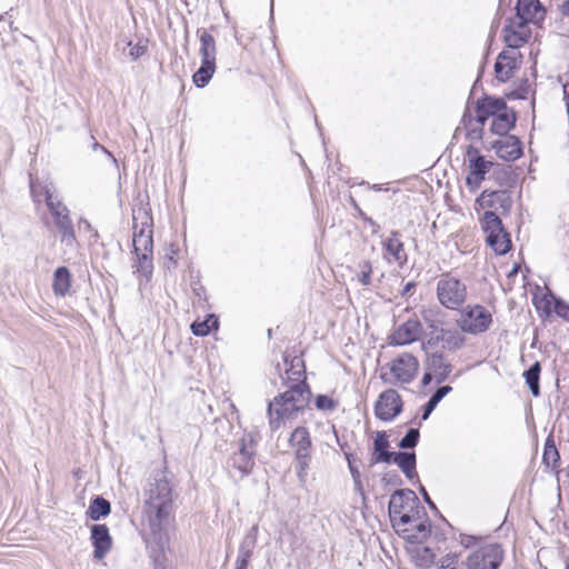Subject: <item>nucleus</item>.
Segmentation results:
<instances>
[{
    "instance_id": "f257e3e1",
    "label": "nucleus",
    "mask_w": 569,
    "mask_h": 569,
    "mask_svg": "<svg viewBox=\"0 0 569 569\" xmlns=\"http://www.w3.org/2000/svg\"><path fill=\"white\" fill-rule=\"evenodd\" d=\"M173 475L166 466L154 469L143 489V516L154 538L161 540L162 535L173 520L174 490Z\"/></svg>"
},
{
    "instance_id": "f03ea898",
    "label": "nucleus",
    "mask_w": 569,
    "mask_h": 569,
    "mask_svg": "<svg viewBox=\"0 0 569 569\" xmlns=\"http://www.w3.org/2000/svg\"><path fill=\"white\" fill-rule=\"evenodd\" d=\"M311 390L307 382L289 386V389L279 393L268 403L269 426L272 431L278 430L289 419L297 418L309 405Z\"/></svg>"
},
{
    "instance_id": "7ed1b4c3",
    "label": "nucleus",
    "mask_w": 569,
    "mask_h": 569,
    "mask_svg": "<svg viewBox=\"0 0 569 569\" xmlns=\"http://www.w3.org/2000/svg\"><path fill=\"white\" fill-rule=\"evenodd\" d=\"M388 511L395 528L418 522L427 516L425 507L421 506L416 492L411 489L396 490L390 497Z\"/></svg>"
},
{
    "instance_id": "20e7f679",
    "label": "nucleus",
    "mask_w": 569,
    "mask_h": 569,
    "mask_svg": "<svg viewBox=\"0 0 569 569\" xmlns=\"http://www.w3.org/2000/svg\"><path fill=\"white\" fill-rule=\"evenodd\" d=\"M133 220V252L153 253L152 226L153 220L150 212L149 203H141L132 209Z\"/></svg>"
},
{
    "instance_id": "39448f33",
    "label": "nucleus",
    "mask_w": 569,
    "mask_h": 569,
    "mask_svg": "<svg viewBox=\"0 0 569 569\" xmlns=\"http://www.w3.org/2000/svg\"><path fill=\"white\" fill-rule=\"evenodd\" d=\"M436 295L439 303L448 310H459L467 300L468 289L465 282L451 276L442 273L437 281Z\"/></svg>"
},
{
    "instance_id": "423d86ee",
    "label": "nucleus",
    "mask_w": 569,
    "mask_h": 569,
    "mask_svg": "<svg viewBox=\"0 0 569 569\" xmlns=\"http://www.w3.org/2000/svg\"><path fill=\"white\" fill-rule=\"evenodd\" d=\"M289 446L295 452L297 477L303 483L312 460V441L309 430L306 427H297L291 432Z\"/></svg>"
},
{
    "instance_id": "0eeeda50",
    "label": "nucleus",
    "mask_w": 569,
    "mask_h": 569,
    "mask_svg": "<svg viewBox=\"0 0 569 569\" xmlns=\"http://www.w3.org/2000/svg\"><path fill=\"white\" fill-rule=\"evenodd\" d=\"M493 322L492 313L482 305H468L460 310L457 326L463 333L481 335L487 332Z\"/></svg>"
},
{
    "instance_id": "6e6552de",
    "label": "nucleus",
    "mask_w": 569,
    "mask_h": 569,
    "mask_svg": "<svg viewBox=\"0 0 569 569\" xmlns=\"http://www.w3.org/2000/svg\"><path fill=\"white\" fill-rule=\"evenodd\" d=\"M505 551L500 543H488L473 550L465 560L467 569H498Z\"/></svg>"
},
{
    "instance_id": "1a4fd4ad",
    "label": "nucleus",
    "mask_w": 569,
    "mask_h": 569,
    "mask_svg": "<svg viewBox=\"0 0 569 569\" xmlns=\"http://www.w3.org/2000/svg\"><path fill=\"white\" fill-rule=\"evenodd\" d=\"M47 208L60 236V241L68 247H72L76 243V231L69 208L62 202L60 197L48 203Z\"/></svg>"
},
{
    "instance_id": "9d476101",
    "label": "nucleus",
    "mask_w": 569,
    "mask_h": 569,
    "mask_svg": "<svg viewBox=\"0 0 569 569\" xmlns=\"http://www.w3.org/2000/svg\"><path fill=\"white\" fill-rule=\"evenodd\" d=\"M421 317L427 326V331L422 333L421 349L427 352L436 349L440 345V337L446 330V328H443L445 315L439 309H423Z\"/></svg>"
},
{
    "instance_id": "9b49d317",
    "label": "nucleus",
    "mask_w": 569,
    "mask_h": 569,
    "mask_svg": "<svg viewBox=\"0 0 569 569\" xmlns=\"http://www.w3.org/2000/svg\"><path fill=\"white\" fill-rule=\"evenodd\" d=\"M256 442L251 436L242 437L239 449L228 460V467L238 471L243 479L251 473L254 466Z\"/></svg>"
},
{
    "instance_id": "f8f14e48",
    "label": "nucleus",
    "mask_w": 569,
    "mask_h": 569,
    "mask_svg": "<svg viewBox=\"0 0 569 569\" xmlns=\"http://www.w3.org/2000/svg\"><path fill=\"white\" fill-rule=\"evenodd\" d=\"M390 373L393 377V383L408 385L411 383L418 373L419 361L409 352H402L388 365Z\"/></svg>"
},
{
    "instance_id": "ddd939ff",
    "label": "nucleus",
    "mask_w": 569,
    "mask_h": 569,
    "mask_svg": "<svg viewBox=\"0 0 569 569\" xmlns=\"http://www.w3.org/2000/svg\"><path fill=\"white\" fill-rule=\"evenodd\" d=\"M403 409L401 396L395 389L382 391L375 403L376 417L385 422L393 421Z\"/></svg>"
},
{
    "instance_id": "4468645a",
    "label": "nucleus",
    "mask_w": 569,
    "mask_h": 569,
    "mask_svg": "<svg viewBox=\"0 0 569 569\" xmlns=\"http://www.w3.org/2000/svg\"><path fill=\"white\" fill-rule=\"evenodd\" d=\"M467 157L469 159V174L466 178V183L472 190L478 189L493 163L486 160L479 153V150L472 146L468 147Z\"/></svg>"
},
{
    "instance_id": "2eb2a0df",
    "label": "nucleus",
    "mask_w": 569,
    "mask_h": 569,
    "mask_svg": "<svg viewBox=\"0 0 569 569\" xmlns=\"http://www.w3.org/2000/svg\"><path fill=\"white\" fill-rule=\"evenodd\" d=\"M545 9L539 0H517L516 16L512 18L518 29H525L530 22L545 19Z\"/></svg>"
},
{
    "instance_id": "dca6fc26",
    "label": "nucleus",
    "mask_w": 569,
    "mask_h": 569,
    "mask_svg": "<svg viewBox=\"0 0 569 569\" xmlns=\"http://www.w3.org/2000/svg\"><path fill=\"white\" fill-rule=\"evenodd\" d=\"M423 327L419 319L410 318L390 335L389 340L392 346L410 345L422 337Z\"/></svg>"
},
{
    "instance_id": "f3484780",
    "label": "nucleus",
    "mask_w": 569,
    "mask_h": 569,
    "mask_svg": "<svg viewBox=\"0 0 569 569\" xmlns=\"http://www.w3.org/2000/svg\"><path fill=\"white\" fill-rule=\"evenodd\" d=\"M423 366L425 370H429L436 377L438 385L446 381L452 371V365L441 351H427Z\"/></svg>"
},
{
    "instance_id": "a211bd4d",
    "label": "nucleus",
    "mask_w": 569,
    "mask_h": 569,
    "mask_svg": "<svg viewBox=\"0 0 569 569\" xmlns=\"http://www.w3.org/2000/svg\"><path fill=\"white\" fill-rule=\"evenodd\" d=\"M90 540L93 546L94 559H103L112 546L109 528L106 525H92L90 528Z\"/></svg>"
},
{
    "instance_id": "6ab92c4d",
    "label": "nucleus",
    "mask_w": 569,
    "mask_h": 569,
    "mask_svg": "<svg viewBox=\"0 0 569 569\" xmlns=\"http://www.w3.org/2000/svg\"><path fill=\"white\" fill-rule=\"evenodd\" d=\"M476 203L482 209H501L503 212H507L512 206V200L508 192L505 190H485L477 198Z\"/></svg>"
},
{
    "instance_id": "aec40b11",
    "label": "nucleus",
    "mask_w": 569,
    "mask_h": 569,
    "mask_svg": "<svg viewBox=\"0 0 569 569\" xmlns=\"http://www.w3.org/2000/svg\"><path fill=\"white\" fill-rule=\"evenodd\" d=\"M283 362H284V376H281V379L287 385L289 382L300 383L306 382V366L305 361L299 356H290L289 353H283Z\"/></svg>"
},
{
    "instance_id": "412c9836",
    "label": "nucleus",
    "mask_w": 569,
    "mask_h": 569,
    "mask_svg": "<svg viewBox=\"0 0 569 569\" xmlns=\"http://www.w3.org/2000/svg\"><path fill=\"white\" fill-rule=\"evenodd\" d=\"M517 68V53L515 51H501L498 54L495 63V73L497 80L500 82H507L513 77V72Z\"/></svg>"
},
{
    "instance_id": "4be33fe9",
    "label": "nucleus",
    "mask_w": 569,
    "mask_h": 569,
    "mask_svg": "<svg viewBox=\"0 0 569 569\" xmlns=\"http://www.w3.org/2000/svg\"><path fill=\"white\" fill-rule=\"evenodd\" d=\"M497 156L506 161H515L522 154L520 141L515 136H508L505 140H498L492 143Z\"/></svg>"
},
{
    "instance_id": "5701e85b",
    "label": "nucleus",
    "mask_w": 569,
    "mask_h": 569,
    "mask_svg": "<svg viewBox=\"0 0 569 569\" xmlns=\"http://www.w3.org/2000/svg\"><path fill=\"white\" fill-rule=\"evenodd\" d=\"M30 194L34 202L44 201L46 206L59 198L52 182H43L32 178L30 179Z\"/></svg>"
},
{
    "instance_id": "b1692460",
    "label": "nucleus",
    "mask_w": 569,
    "mask_h": 569,
    "mask_svg": "<svg viewBox=\"0 0 569 569\" xmlns=\"http://www.w3.org/2000/svg\"><path fill=\"white\" fill-rule=\"evenodd\" d=\"M529 38L527 27L518 29L515 19L509 18L503 27V39L506 44L511 49L520 48Z\"/></svg>"
},
{
    "instance_id": "393cba45",
    "label": "nucleus",
    "mask_w": 569,
    "mask_h": 569,
    "mask_svg": "<svg viewBox=\"0 0 569 569\" xmlns=\"http://www.w3.org/2000/svg\"><path fill=\"white\" fill-rule=\"evenodd\" d=\"M389 440L387 438L386 432L380 431L377 433L375 440H373V453L371 457V463H390L392 459V455L395 452L389 451Z\"/></svg>"
},
{
    "instance_id": "a878e982",
    "label": "nucleus",
    "mask_w": 569,
    "mask_h": 569,
    "mask_svg": "<svg viewBox=\"0 0 569 569\" xmlns=\"http://www.w3.org/2000/svg\"><path fill=\"white\" fill-rule=\"evenodd\" d=\"M516 123V114L508 108L492 118L490 130L493 134L506 136Z\"/></svg>"
},
{
    "instance_id": "bb28decb",
    "label": "nucleus",
    "mask_w": 569,
    "mask_h": 569,
    "mask_svg": "<svg viewBox=\"0 0 569 569\" xmlns=\"http://www.w3.org/2000/svg\"><path fill=\"white\" fill-rule=\"evenodd\" d=\"M386 251L393 257L395 262L402 267L407 262V253L403 243L400 241V233L392 231L391 236L383 243Z\"/></svg>"
},
{
    "instance_id": "cd10ccee",
    "label": "nucleus",
    "mask_w": 569,
    "mask_h": 569,
    "mask_svg": "<svg viewBox=\"0 0 569 569\" xmlns=\"http://www.w3.org/2000/svg\"><path fill=\"white\" fill-rule=\"evenodd\" d=\"M197 33L200 40L201 61L216 62L217 47L213 36L204 29H198Z\"/></svg>"
},
{
    "instance_id": "c85d7f7f",
    "label": "nucleus",
    "mask_w": 569,
    "mask_h": 569,
    "mask_svg": "<svg viewBox=\"0 0 569 569\" xmlns=\"http://www.w3.org/2000/svg\"><path fill=\"white\" fill-rule=\"evenodd\" d=\"M391 462L396 463L408 479L416 476V453L409 451H399L392 455Z\"/></svg>"
},
{
    "instance_id": "c756f323",
    "label": "nucleus",
    "mask_w": 569,
    "mask_h": 569,
    "mask_svg": "<svg viewBox=\"0 0 569 569\" xmlns=\"http://www.w3.org/2000/svg\"><path fill=\"white\" fill-rule=\"evenodd\" d=\"M258 527L253 526L241 541L236 561L249 565L257 541Z\"/></svg>"
},
{
    "instance_id": "7c9ffc66",
    "label": "nucleus",
    "mask_w": 569,
    "mask_h": 569,
    "mask_svg": "<svg viewBox=\"0 0 569 569\" xmlns=\"http://www.w3.org/2000/svg\"><path fill=\"white\" fill-rule=\"evenodd\" d=\"M71 287V273L67 267H58L53 273L52 289L56 296L64 297Z\"/></svg>"
},
{
    "instance_id": "2f4dec72",
    "label": "nucleus",
    "mask_w": 569,
    "mask_h": 569,
    "mask_svg": "<svg viewBox=\"0 0 569 569\" xmlns=\"http://www.w3.org/2000/svg\"><path fill=\"white\" fill-rule=\"evenodd\" d=\"M460 329H446L440 337V343L442 349L449 351H457L465 346L466 338Z\"/></svg>"
},
{
    "instance_id": "473e14b6",
    "label": "nucleus",
    "mask_w": 569,
    "mask_h": 569,
    "mask_svg": "<svg viewBox=\"0 0 569 569\" xmlns=\"http://www.w3.org/2000/svg\"><path fill=\"white\" fill-rule=\"evenodd\" d=\"M110 512L111 503L103 497L97 496L90 501L87 516L93 521H99L100 519L108 517Z\"/></svg>"
},
{
    "instance_id": "72a5a7b5",
    "label": "nucleus",
    "mask_w": 569,
    "mask_h": 569,
    "mask_svg": "<svg viewBox=\"0 0 569 569\" xmlns=\"http://www.w3.org/2000/svg\"><path fill=\"white\" fill-rule=\"evenodd\" d=\"M461 124L467 132V139L470 141H480L483 136V127L473 120V116L469 108H466Z\"/></svg>"
},
{
    "instance_id": "f704fd0d",
    "label": "nucleus",
    "mask_w": 569,
    "mask_h": 569,
    "mask_svg": "<svg viewBox=\"0 0 569 569\" xmlns=\"http://www.w3.org/2000/svg\"><path fill=\"white\" fill-rule=\"evenodd\" d=\"M540 372H541V365L539 361L533 362L523 372V378L526 380V385L528 386V388L533 397H538L540 395V385H539Z\"/></svg>"
},
{
    "instance_id": "c9c22d12",
    "label": "nucleus",
    "mask_w": 569,
    "mask_h": 569,
    "mask_svg": "<svg viewBox=\"0 0 569 569\" xmlns=\"http://www.w3.org/2000/svg\"><path fill=\"white\" fill-rule=\"evenodd\" d=\"M216 71V62L201 61L200 68L193 73L192 80L197 88H204Z\"/></svg>"
},
{
    "instance_id": "e433bc0d",
    "label": "nucleus",
    "mask_w": 569,
    "mask_h": 569,
    "mask_svg": "<svg viewBox=\"0 0 569 569\" xmlns=\"http://www.w3.org/2000/svg\"><path fill=\"white\" fill-rule=\"evenodd\" d=\"M451 391L452 388L448 385L439 387L423 406L421 419L427 420L432 413V411L436 409L438 403Z\"/></svg>"
},
{
    "instance_id": "4c0bfd02",
    "label": "nucleus",
    "mask_w": 569,
    "mask_h": 569,
    "mask_svg": "<svg viewBox=\"0 0 569 569\" xmlns=\"http://www.w3.org/2000/svg\"><path fill=\"white\" fill-rule=\"evenodd\" d=\"M481 224H482V229L487 233V236L501 233V231L505 230L501 219L492 210H487L483 213L482 219H481Z\"/></svg>"
},
{
    "instance_id": "58836bf2",
    "label": "nucleus",
    "mask_w": 569,
    "mask_h": 569,
    "mask_svg": "<svg viewBox=\"0 0 569 569\" xmlns=\"http://www.w3.org/2000/svg\"><path fill=\"white\" fill-rule=\"evenodd\" d=\"M137 257L136 263L133 267V272L143 276L147 280H149L152 276L153 262H152V253L149 252H139L134 253Z\"/></svg>"
},
{
    "instance_id": "ea45409f",
    "label": "nucleus",
    "mask_w": 569,
    "mask_h": 569,
    "mask_svg": "<svg viewBox=\"0 0 569 569\" xmlns=\"http://www.w3.org/2000/svg\"><path fill=\"white\" fill-rule=\"evenodd\" d=\"M219 326L218 318L214 315H208L202 321H193L191 323V331L197 337L208 336L212 329Z\"/></svg>"
},
{
    "instance_id": "a19ab883",
    "label": "nucleus",
    "mask_w": 569,
    "mask_h": 569,
    "mask_svg": "<svg viewBox=\"0 0 569 569\" xmlns=\"http://www.w3.org/2000/svg\"><path fill=\"white\" fill-rule=\"evenodd\" d=\"M487 243L498 254H506L511 248L509 234L505 230L501 233L487 236Z\"/></svg>"
},
{
    "instance_id": "79ce46f5",
    "label": "nucleus",
    "mask_w": 569,
    "mask_h": 569,
    "mask_svg": "<svg viewBox=\"0 0 569 569\" xmlns=\"http://www.w3.org/2000/svg\"><path fill=\"white\" fill-rule=\"evenodd\" d=\"M477 102H482L483 110L492 118L507 109V103L503 98L485 94L482 98L478 99Z\"/></svg>"
},
{
    "instance_id": "37998d69",
    "label": "nucleus",
    "mask_w": 569,
    "mask_h": 569,
    "mask_svg": "<svg viewBox=\"0 0 569 569\" xmlns=\"http://www.w3.org/2000/svg\"><path fill=\"white\" fill-rule=\"evenodd\" d=\"M560 460L559 452L551 437H548L543 448L542 461L547 467L555 468Z\"/></svg>"
},
{
    "instance_id": "c03bdc74",
    "label": "nucleus",
    "mask_w": 569,
    "mask_h": 569,
    "mask_svg": "<svg viewBox=\"0 0 569 569\" xmlns=\"http://www.w3.org/2000/svg\"><path fill=\"white\" fill-rule=\"evenodd\" d=\"M419 438V430L416 428H410L405 435V437H402L401 440L399 441L398 447L405 450L413 449L418 445Z\"/></svg>"
},
{
    "instance_id": "a18cd8bd",
    "label": "nucleus",
    "mask_w": 569,
    "mask_h": 569,
    "mask_svg": "<svg viewBox=\"0 0 569 569\" xmlns=\"http://www.w3.org/2000/svg\"><path fill=\"white\" fill-rule=\"evenodd\" d=\"M127 46L129 47L128 56L131 60H137L147 52L148 40L141 38L136 43L129 40Z\"/></svg>"
},
{
    "instance_id": "49530a36",
    "label": "nucleus",
    "mask_w": 569,
    "mask_h": 569,
    "mask_svg": "<svg viewBox=\"0 0 569 569\" xmlns=\"http://www.w3.org/2000/svg\"><path fill=\"white\" fill-rule=\"evenodd\" d=\"M315 406L321 411H333L338 407V402L327 395H318L315 398Z\"/></svg>"
},
{
    "instance_id": "de8ad7c7",
    "label": "nucleus",
    "mask_w": 569,
    "mask_h": 569,
    "mask_svg": "<svg viewBox=\"0 0 569 569\" xmlns=\"http://www.w3.org/2000/svg\"><path fill=\"white\" fill-rule=\"evenodd\" d=\"M555 299H558L552 293L545 295L539 301L535 302L536 309L542 311L546 316H550L552 311V305L555 306Z\"/></svg>"
},
{
    "instance_id": "09e8293b",
    "label": "nucleus",
    "mask_w": 569,
    "mask_h": 569,
    "mask_svg": "<svg viewBox=\"0 0 569 569\" xmlns=\"http://www.w3.org/2000/svg\"><path fill=\"white\" fill-rule=\"evenodd\" d=\"M360 268L361 271L358 273V280L362 286L367 287L371 283L372 266L370 261L366 260L360 263Z\"/></svg>"
},
{
    "instance_id": "8fccbe9b",
    "label": "nucleus",
    "mask_w": 569,
    "mask_h": 569,
    "mask_svg": "<svg viewBox=\"0 0 569 569\" xmlns=\"http://www.w3.org/2000/svg\"><path fill=\"white\" fill-rule=\"evenodd\" d=\"M553 311L557 313L558 317L562 318L566 321H569V305L561 298L555 299Z\"/></svg>"
},
{
    "instance_id": "3c124183",
    "label": "nucleus",
    "mask_w": 569,
    "mask_h": 569,
    "mask_svg": "<svg viewBox=\"0 0 569 569\" xmlns=\"http://www.w3.org/2000/svg\"><path fill=\"white\" fill-rule=\"evenodd\" d=\"M475 111H476V117H473V120L483 127L485 123L487 122V120L490 118L488 112H486L483 110V103L476 102Z\"/></svg>"
},
{
    "instance_id": "603ef678",
    "label": "nucleus",
    "mask_w": 569,
    "mask_h": 569,
    "mask_svg": "<svg viewBox=\"0 0 569 569\" xmlns=\"http://www.w3.org/2000/svg\"><path fill=\"white\" fill-rule=\"evenodd\" d=\"M418 521L419 522L416 525V529H417L419 536H417V538L428 537L430 535V523H429L427 516Z\"/></svg>"
},
{
    "instance_id": "864d4df0",
    "label": "nucleus",
    "mask_w": 569,
    "mask_h": 569,
    "mask_svg": "<svg viewBox=\"0 0 569 569\" xmlns=\"http://www.w3.org/2000/svg\"><path fill=\"white\" fill-rule=\"evenodd\" d=\"M419 491H420V493H421V496H422V498H423V501L428 505V507H429L431 510H433V511L438 512L437 506H436V505H435V502L431 500V498H430V496H429L428 491L426 490V488H425L422 485H420V486H419Z\"/></svg>"
},
{
    "instance_id": "5fc2aeb1",
    "label": "nucleus",
    "mask_w": 569,
    "mask_h": 569,
    "mask_svg": "<svg viewBox=\"0 0 569 569\" xmlns=\"http://www.w3.org/2000/svg\"><path fill=\"white\" fill-rule=\"evenodd\" d=\"M349 470H350V473H351V477L355 481V485L358 487V488H361V480H360V471L358 470L357 467H355L352 465L351 461H349Z\"/></svg>"
},
{
    "instance_id": "6e6d98bb",
    "label": "nucleus",
    "mask_w": 569,
    "mask_h": 569,
    "mask_svg": "<svg viewBox=\"0 0 569 569\" xmlns=\"http://www.w3.org/2000/svg\"><path fill=\"white\" fill-rule=\"evenodd\" d=\"M432 380L436 381V377L429 370H425V373L421 379V385L426 387L430 385Z\"/></svg>"
},
{
    "instance_id": "4d7b16f0",
    "label": "nucleus",
    "mask_w": 569,
    "mask_h": 569,
    "mask_svg": "<svg viewBox=\"0 0 569 569\" xmlns=\"http://www.w3.org/2000/svg\"><path fill=\"white\" fill-rule=\"evenodd\" d=\"M416 288V283L413 281H409L405 284L402 291H401V296L402 297H406L408 296L413 289Z\"/></svg>"
},
{
    "instance_id": "13d9d810",
    "label": "nucleus",
    "mask_w": 569,
    "mask_h": 569,
    "mask_svg": "<svg viewBox=\"0 0 569 569\" xmlns=\"http://www.w3.org/2000/svg\"><path fill=\"white\" fill-rule=\"evenodd\" d=\"M365 221L372 228V233H377L380 229V226L369 217H365Z\"/></svg>"
},
{
    "instance_id": "bf43d9fd",
    "label": "nucleus",
    "mask_w": 569,
    "mask_h": 569,
    "mask_svg": "<svg viewBox=\"0 0 569 569\" xmlns=\"http://www.w3.org/2000/svg\"><path fill=\"white\" fill-rule=\"evenodd\" d=\"M561 13H562L563 16L569 17V0H566V1L561 4Z\"/></svg>"
},
{
    "instance_id": "052dcab7",
    "label": "nucleus",
    "mask_w": 569,
    "mask_h": 569,
    "mask_svg": "<svg viewBox=\"0 0 569 569\" xmlns=\"http://www.w3.org/2000/svg\"><path fill=\"white\" fill-rule=\"evenodd\" d=\"M109 159H111V161L117 164V159L114 158V156L106 148L103 147V149L101 150Z\"/></svg>"
},
{
    "instance_id": "680f3d73",
    "label": "nucleus",
    "mask_w": 569,
    "mask_h": 569,
    "mask_svg": "<svg viewBox=\"0 0 569 569\" xmlns=\"http://www.w3.org/2000/svg\"><path fill=\"white\" fill-rule=\"evenodd\" d=\"M368 186H369V189H371V190H373L376 192L387 190L386 188H382L381 184H368Z\"/></svg>"
},
{
    "instance_id": "e2e57ef3",
    "label": "nucleus",
    "mask_w": 569,
    "mask_h": 569,
    "mask_svg": "<svg viewBox=\"0 0 569 569\" xmlns=\"http://www.w3.org/2000/svg\"><path fill=\"white\" fill-rule=\"evenodd\" d=\"M248 566L249 565H247V563L236 561L234 569H248Z\"/></svg>"
},
{
    "instance_id": "0e129e2a",
    "label": "nucleus",
    "mask_w": 569,
    "mask_h": 569,
    "mask_svg": "<svg viewBox=\"0 0 569 569\" xmlns=\"http://www.w3.org/2000/svg\"><path fill=\"white\" fill-rule=\"evenodd\" d=\"M92 149H93L94 151H97V150H102V149H103V146H102V144H100V143H98V142H93V144H92Z\"/></svg>"
},
{
    "instance_id": "69168bd1",
    "label": "nucleus",
    "mask_w": 569,
    "mask_h": 569,
    "mask_svg": "<svg viewBox=\"0 0 569 569\" xmlns=\"http://www.w3.org/2000/svg\"><path fill=\"white\" fill-rule=\"evenodd\" d=\"M423 553L430 556V557H433V555L431 553V550L429 548H425L423 549Z\"/></svg>"
},
{
    "instance_id": "338daca9",
    "label": "nucleus",
    "mask_w": 569,
    "mask_h": 569,
    "mask_svg": "<svg viewBox=\"0 0 569 569\" xmlns=\"http://www.w3.org/2000/svg\"><path fill=\"white\" fill-rule=\"evenodd\" d=\"M345 456H346V459H347L348 462L351 461V457H352L351 453H345Z\"/></svg>"
},
{
    "instance_id": "774afa93",
    "label": "nucleus",
    "mask_w": 569,
    "mask_h": 569,
    "mask_svg": "<svg viewBox=\"0 0 569 569\" xmlns=\"http://www.w3.org/2000/svg\"><path fill=\"white\" fill-rule=\"evenodd\" d=\"M565 569H569V558L565 562Z\"/></svg>"
}]
</instances>
